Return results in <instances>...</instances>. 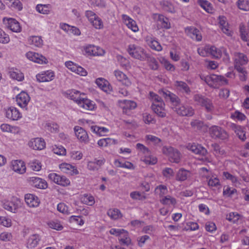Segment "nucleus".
<instances>
[{
    "mask_svg": "<svg viewBox=\"0 0 249 249\" xmlns=\"http://www.w3.org/2000/svg\"><path fill=\"white\" fill-rule=\"evenodd\" d=\"M67 94L68 97L74 101L80 107L94 109L95 107L94 102L83 97L85 95L83 93H80V91L73 89L68 91Z\"/></svg>",
    "mask_w": 249,
    "mask_h": 249,
    "instance_id": "1",
    "label": "nucleus"
},
{
    "mask_svg": "<svg viewBox=\"0 0 249 249\" xmlns=\"http://www.w3.org/2000/svg\"><path fill=\"white\" fill-rule=\"evenodd\" d=\"M234 67L237 71L243 74L241 79L245 80V75L247 73L245 69L242 66L248 64L249 59L247 56L241 53L235 52L233 54Z\"/></svg>",
    "mask_w": 249,
    "mask_h": 249,
    "instance_id": "2",
    "label": "nucleus"
},
{
    "mask_svg": "<svg viewBox=\"0 0 249 249\" xmlns=\"http://www.w3.org/2000/svg\"><path fill=\"white\" fill-rule=\"evenodd\" d=\"M200 78L204 80L210 87L216 88L219 86L226 84L227 80L221 75L210 74L207 76L201 75Z\"/></svg>",
    "mask_w": 249,
    "mask_h": 249,
    "instance_id": "3",
    "label": "nucleus"
},
{
    "mask_svg": "<svg viewBox=\"0 0 249 249\" xmlns=\"http://www.w3.org/2000/svg\"><path fill=\"white\" fill-rule=\"evenodd\" d=\"M127 50L129 54L135 59L144 61L148 57V54L144 49L135 44H129Z\"/></svg>",
    "mask_w": 249,
    "mask_h": 249,
    "instance_id": "4",
    "label": "nucleus"
},
{
    "mask_svg": "<svg viewBox=\"0 0 249 249\" xmlns=\"http://www.w3.org/2000/svg\"><path fill=\"white\" fill-rule=\"evenodd\" d=\"M86 17L92 25L97 29H101L104 27L102 19L92 11L87 10L85 13Z\"/></svg>",
    "mask_w": 249,
    "mask_h": 249,
    "instance_id": "5",
    "label": "nucleus"
},
{
    "mask_svg": "<svg viewBox=\"0 0 249 249\" xmlns=\"http://www.w3.org/2000/svg\"><path fill=\"white\" fill-rule=\"evenodd\" d=\"M162 152L168 156L171 162L178 163L180 160V153L179 151L172 147L164 146Z\"/></svg>",
    "mask_w": 249,
    "mask_h": 249,
    "instance_id": "6",
    "label": "nucleus"
},
{
    "mask_svg": "<svg viewBox=\"0 0 249 249\" xmlns=\"http://www.w3.org/2000/svg\"><path fill=\"white\" fill-rule=\"evenodd\" d=\"M209 134L213 139H220L225 140L228 138L227 132L221 127L217 125H213L209 128Z\"/></svg>",
    "mask_w": 249,
    "mask_h": 249,
    "instance_id": "7",
    "label": "nucleus"
},
{
    "mask_svg": "<svg viewBox=\"0 0 249 249\" xmlns=\"http://www.w3.org/2000/svg\"><path fill=\"white\" fill-rule=\"evenodd\" d=\"M83 50L86 54L89 56H103L105 53L101 47L91 44L84 46Z\"/></svg>",
    "mask_w": 249,
    "mask_h": 249,
    "instance_id": "8",
    "label": "nucleus"
},
{
    "mask_svg": "<svg viewBox=\"0 0 249 249\" xmlns=\"http://www.w3.org/2000/svg\"><path fill=\"white\" fill-rule=\"evenodd\" d=\"M28 59L39 64H46L48 62V59L43 55L34 52H28L26 53Z\"/></svg>",
    "mask_w": 249,
    "mask_h": 249,
    "instance_id": "9",
    "label": "nucleus"
},
{
    "mask_svg": "<svg viewBox=\"0 0 249 249\" xmlns=\"http://www.w3.org/2000/svg\"><path fill=\"white\" fill-rule=\"evenodd\" d=\"M55 76V73L52 70L41 71L36 75V80L39 82H48L53 80Z\"/></svg>",
    "mask_w": 249,
    "mask_h": 249,
    "instance_id": "10",
    "label": "nucleus"
},
{
    "mask_svg": "<svg viewBox=\"0 0 249 249\" xmlns=\"http://www.w3.org/2000/svg\"><path fill=\"white\" fill-rule=\"evenodd\" d=\"M3 21L6 27L12 32L15 33L21 32V27L19 23L16 19L12 18H4Z\"/></svg>",
    "mask_w": 249,
    "mask_h": 249,
    "instance_id": "11",
    "label": "nucleus"
},
{
    "mask_svg": "<svg viewBox=\"0 0 249 249\" xmlns=\"http://www.w3.org/2000/svg\"><path fill=\"white\" fill-rule=\"evenodd\" d=\"M122 19L123 23L127 26V27L133 32H138L139 30L138 26L136 22L131 18L127 15L123 14Z\"/></svg>",
    "mask_w": 249,
    "mask_h": 249,
    "instance_id": "12",
    "label": "nucleus"
},
{
    "mask_svg": "<svg viewBox=\"0 0 249 249\" xmlns=\"http://www.w3.org/2000/svg\"><path fill=\"white\" fill-rule=\"evenodd\" d=\"M150 99L152 102V109H160L164 108V103L162 99L157 94L153 92H149Z\"/></svg>",
    "mask_w": 249,
    "mask_h": 249,
    "instance_id": "13",
    "label": "nucleus"
},
{
    "mask_svg": "<svg viewBox=\"0 0 249 249\" xmlns=\"http://www.w3.org/2000/svg\"><path fill=\"white\" fill-rule=\"evenodd\" d=\"M29 183L37 188L45 189L47 188V182L43 179L37 177H32L28 178Z\"/></svg>",
    "mask_w": 249,
    "mask_h": 249,
    "instance_id": "14",
    "label": "nucleus"
},
{
    "mask_svg": "<svg viewBox=\"0 0 249 249\" xmlns=\"http://www.w3.org/2000/svg\"><path fill=\"white\" fill-rule=\"evenodd\" d=\"M28 146L33 149L40 150L45 147L46 143L41 138H36L31 139L28 143Z\"/></svg>",
    "mask_w": 249,
    "mask_h": 249,
    "instance_id": "15",
    "label": "nucleus"
},
{
    "mask_svg": "<svg viewBox=\"0 0 249 249\" xmlns=\"http://www.w3.org/2000/svg\"><path fill=\"white\" fill-rule=\"evenodd\" d=\"M75 136L78 140L85 143H87L89 141V136L87 132L81 127L76 126L74 128Z\"/></svg>",
    "mask_w": 249,
    "mask_h": 249,
    "instance_id": "16",
    "label": "nucleus"
},
{
    "mask_svg": "<svg viewBox=\"0 0 249 249\" xmlns=\"http://www.w3.org/2000/svg\"><path fill=\"white\" fill-rule=\"evenodd\" d=\"M19 204V200L17 197H13L11 201H6L3 203V208L5 210L15 213Z\"/></svg>",
    "mask_w": 249,
    "mask_h": 249,
    "instance_id": "17",
    "label": "nucleus"
},
{
    "mask_svg": "<svg viewBox=\"0 0 249 249\" xmlns=\"http://www.w3.org/2000/svg\"><path fill=\"white\" fill-rule=\"evenodd\" d=\"M41 236L37 234H33L29 236L26 241V246L28 249H34L37 247L41 241Z\"/></svg>",
    "mask_w": 249,
    "mask_h": 249,
    "instance_id": "18",
    "label": "nucleus"
},
{
    "mask_svg": "<svg viewBox=\"0 0 249 249\" xmlns=\"http://www.w3.org/2000/svg\"><path fill=\"white\" fill-rule=\"evenodd\" d=\"M219 24L223 33L228 36H231L232 32L229 27L227 18L223 16L218 17Z\"/></svg>",
    "mask_w": 249,
    "mask_h": 249,
    "instance_id": "19",
    "label": "nucleus"
},
{
    "mask_svg": "<svg viewBox=\"0 0 249 249\" xmlns=\"http://www.w3.org/2000/svg\"><path fill=\"white\" fill-rule=\"evenodd\" d=\"M211 55L215 58H220L224 55L225 58L229 59V54L224 47L217 48L215 46H211Z\"/></svg>",
    "mask_w": 249,
    "mask_h": 249,
    "instance_id": "20",
    "label": "nucleus"
},
{
    "mask_svg": "<svg viewBox=\"0 0 249 249\" xmlns=\"http://www.w3.org/2000/svg\"><path fill=\"white\" fill-rule=\"evenodd\" d=\"M13 170L19 174H23L26 172V168L25 163L21 160H14L11 161Z\"/></svg>",
    "mask_w": 249,
    "mask_h": 249,
    "instance_id": "21",
    "label": "nucleus"
},
{
    "mask_svg": "<svg viewBox=\"0 0 249 249\" xmlns=\"http://www.w3.org/2000/svg\"><path fill=\"white\" fill-rule=\"evenodd\" d=\"M59 168L64 173L70 175H76L79 174L77 168L69 163H62L60 164L59 165Z\"/></svg>",
    "mask_w": 249,
    "mask_h": 249,
    "instance_id": "22",
    "label": "nucleus"
},
{
    "mask_svg": "<svg viewBox=\"0 0 249 249\" xmlns=\"http://www.w3.org/2000/svg\"><path fill=\"white\" fill-rule=\"evenodd\" d=\"M29 100V96L26 92L23 91L21 92L16 97L17 104L21 108L26 107Z\"/></svg>",
    "mask_w": 249,
    "mask_h": 249,
    "instance_id": "23",
    "label": "nucleus"
},
{
    "mask_svg": "<svg viewBox=\"0 0 249 249\" xmlns=\"http://www.w3.org/2000/svg\"><path fill=\"white\" fill-rule=\"evenodd\" d=\"M185 32L193 39L197 41H200L202 39V36L200 31L195 27H189L186 28Z\"/></svg>",
    "mask_w": 249,
    "mask_h": 249,
    "instance_id": "24",
    "label": "nucleus"
},
{
    "mask_svg": "<svg viewBox=\"0 0 249 249\" xmlns=\"http://www.w3.org/2000/svg\"><path fill=\"white\" fill-rule=\"evenodd\" d=\"M229 126L231 130L234 131L239 139L242 141L246 140V133L241 126L237 125L234 123H230L229 124Z\"/></svg>",
    "mask_w": 249,
    "mask_h": 249,
    "instance_id": "25",
    "label": "nucleus"
},
{
    "mask_svg": "<svg viewBox=\"0 0 249 249\" xmlns=\"http://www.w3.org/2000/svg\"><path fill=\"white\" fill-rule=\"evenodd\" d=\"M187 148L189 150L196 154L205 156L207 154V150L206 148L199 144H189L187 146Z\"/></svg>",
    "mask_w": 249,
    "mask_h": 249,
    "instance_id": "26",
    "label": "nucleus"
},
{
    "mask_svg": "<svg viewBox=\"0 0 249 249\" xmlns=\"http://www.w3.org/2000/svg\"><path fill=\"white\" fill-rule=\"evenodd\" d=\"M114 74L116 79L122 84L126 86H129L131 84V82L128 77L122 71L119 70H115L114 71Z\"/></svg>",
    "mask_w": 249,
    "mask_h": 249,
    "instance_id": "27",
    "label": "nucleus"
},
{
    "mask_svg": "<svg viewBox=\"0 0 249 249\" xmlns=\"http://www.w3.org/2000/svg\"><path fill=\"white\" fill-rule=\"evenodd\" d=\"M166 99H169L175 106H178L180 104L179 98L175 94L168 90H161L160 91Z\"/></svg>",
    "mask_w": 249,
    "mask_h": 249,
    "instance_id": "28",
    "label": "nucleus"
},
{
    "mask_svg": "<svg viewBox=\"0 0 249 249\" xmlns=\"http://www.w3.org/2000/svg\"><path fill=\"white\" fill-rule=\"evenodd\" d=\"M8 73L11 78L18 81H22L24 79V74L19 70L11 68L9 70Z\"/></svg>",
    "mask_w": 249,
    "mask_h": 249,
    "instance_id": "29",
    "label": "nucleus"
},
{
    "mask_svg": "<svg viewBox=\"0 0 249 249\" xmlns=\"http://www.w3.org/2000/svg\"><path fill=\"white\" fill-rule=\"evenodd\" d=\"M25 201L30 207H36L39 205L38 199L37 196L31 194L25 196Z\"/></svg>",
    "mask_w": 249,
    "mask_h": 249,
    "instance_id": "30",
    "label": "nucleus"
},
{
    "mask_svg": "<svg viewBox=\"0 0 249 249\" xmlns=\"http://www.w3.org/2000/svg\"><path fill=\"white\" fill-rule=\"evenodd\" d=\"M95 83L98 87L105 92H108L111 90L109 82L103 78H97Z\"/></svg>",
    "mask_w": 249,
    "mask_h": 249,
    "instance_id": "31",
    "label": "nucleus"
},
{
    "mask_svg": "<svg viewBox=\"0 0 249 249\" xmlns=\"http://www.w3.org/2000/svg\"><path fill=\"white\" fill-rule=\"evenodd\" d=\"M223 176L225 179L230 180L232 184L236 187H239L241 184L240 180L236 176L228 172H223Z\"/></svg>",
    "mask_w": 249,
    "mask_h": 249,
    "instance_id": "32",
    "label": "nucleus"
},
{
    "mask_svg": "<svg viewBox=\"0 0 249 249\" xmlns=\"http://www.w3.org/2000/svg\"><path fill=\"white\" fill-rule=\"evenodd\" d=\"M193 128L196 131L204 132L207 130V126L203 122L199 120H194L191 123Z\"/></svg>",
    "mask_w": 249,
    "mask_h": 249,
    "instance_id": "33",
    "label": "nucleus"
},
{
    "mask_svg": "<svg viewBox=\"0 0 249 249\" xmlns=\"http://www.w3.org/2000/svg\"><path fill=\"white\" fill-rule=\"evenodd\" d=\"M118 103L119 107L122 109H134L137 107L136 103L131 100H120Z\"/></svg>",
    "mask_w": 249,
    "mask_h": 249,
    "instance_id": "34",
    "label": "nucleus"
},
{
    "mask_svg": "<svg viewBox=\"0 0 249 249\" xmlns=\"http://www.w3.org/2000/svg\"><path fill=\"white\" fill-rule=\"evenodd\" d=\"M146 42L149 46L153 50L158 52L161 51L162 48L160 43L152 37H147Z\"/></svg>",
    "mask_w": 249,
    "mask_h": 249,
    "instance_id": "35",
    "label": "nucleus"
},
{
    "mask_svg": "<svg viewBox=\"0 0 249 249\" xmlns=\"http://www.w3.org/2000/svg\"><path fill=\"white\" fill-rule=\"evenodd\" d=\"M105 162L104 159H95L93 161H90L88 163V168L90 170H97Z\"/></svg>",
    "mask_w": 249,
    "mask_h": 249,
    "instance_id": "36",
    "label": "nucleus"
},
{
    "mask_svg": "<svg viewBox=\"0 0 249 249\" xmlns=\"http://www.w3.org/2000/svg\"><path fill=\"white\" fill-rule=\"evenodd\" d=\"M175 86L179 91L184 92L186 94H189L191 90L187 84L181 81H176L175 82Z\"/></svg>",
    "mask_w": 249,
    "mask_h": 249,
    "instance_id": "37",
    "label": "nucleus"
},
{
    "mask_svg": "<svg viewBox=\"0 0 249 249\" xmlns=\"http://www.w3.org/2000/svg\"><path fill=\"white\" fill-rule=\"evenodd\" d=\"M6 116L12 120H18L21 118V114L18 110H6Z\"/></svg>",
    "mask_w": 249,
    "mask_h": 249,
    "instance_id": "38",
    "label": "nucleus"
},
{
    "mask_svg": "<svg viewBox=\"0 0 249 249\" xmlns=\"http://www.w3.org/2000/svg\"><path fill=\"white\" fill-rule=\"evenodd\" d=\"M155 18H157V20L159 24H160L162 28L169 29L170 27V24L169 22L168 19L162 15H156Z\"/></svg>",
    "mask_w": 249,
    "mask_h": 249,
    "instance_id": "39",
    "label": "nucleus"
},
{
    "mask_svg": "<svg viewBox=\"0 0 249 249\" xmlns=\"http://www.w3.org/2000/svg\"><path fill=\"white\" fill-rule=\"evenodd\" d=\"M160 5L165 11L170 13L175 12V9L174 4L169 1L162 0L160 1Z\"/></svg>",
    "mask_w": 249,
    "mask_h": 249,
    "instance_id": "40",
    "label": "nucleus"
},
{
    "mask_svg": "<svg viewBox=\"0 0 249 249\" xmlns=\"http://www.w3.org/2000/svg\"><path fill=\"white\" fill-rule=\"evenodd\" d=\"M36 9L40 14H49L52 10V6L50 4H39L36 6Z\"/></svg>",
    "mask_w": 249,
    "mask_h": 249,
    "instance_id": "41",
    "label": "nucleus"
},
{
    "mask_svg": "<svg viewBox=\"0 0 249 249\" xmlns=\"http://www.w3.org/2000/svg\"><path fill=\"white\" fill-rule=\"evenodd\" d=\"M117 141L110 138H103L98 141L97 144L100 147H107L111 144H116Z\"/></svg>",
    "mask_w": 249,
    "mask_h": 249,
    "instance_id": "42",
    "label": "nucleus"
},
{
    "mask_svg": "<svg viewBox=\"0 0 249 249\" xmlns=\"http://www.w3.org/2000/svg\"><path fill=\"white\" fill-rule=\"evenodd\" d=\"M29 44L36 47H41L43 45V40L38 36H31L28 39Z\"/></svg>",
    "mask_w": 249,
    "mask_h": 249,
    "instance_id": "43",
    "label": "nucleus"
},
{
    "mask_svg": "<svg viewBox=\"0 0 249 249\" xmlns=\"http://www.w3.org/2000/svg\"><path fill=\"white\" fill-rule=\"evenodd\" d=\"M197 3L207 12L212 13L213 8L212 4L206 0H197Z\"/></svg>",
    "mask_w": 249,
    "mask_h": 249,
    "instance_id": "44",
    "label": "nucleus"
},
{
    "mask_svg": "<svg viewBox=\"0 0 249 249\" xmlns=\"http://www.w3.org/2000/svg\"><path fill=\"white\" fill-rule=\"evenodd\" d=\"M90 129L93 133L99 136H103L109 132L108 128L97 125H92L90 126Z\"/></svg>",
    "mask_w": 249,
    "mask_h": 249,
    "instance_id": "45",
    "label": "nucleus"
},
{
    "mask_svg": "<svg viewBox=\"0 0 249 249\" xmlns=\"http://www.w3.org/2000/svg\"><path fill=\"white\" fill-rule=\"evenodd\" d=\"M160 202L163 205L168 206H175L177 203L176 199L170 196H165L160 199Z\"/></svg>",
    "mask_w": 249,
    "mask_h": 249,
    "instance_id": "46",
    "label": "nucleus"
},
{
    "mask_svg": "<svg viewBox=\"0 0 249 249\" xmlns=\"http://www.w3.org/2000/svg\"><path fill=\"white\" fill-rule=\"evenodd\" d=\"M190 172L186 170L180 169L177 175V179L179 181H184L190 176Z\"/></svg>",
    "mask_w": 249,
    "mask_h": 249,
    "instance_id": "47",
    "label": "nucleus"
},
{
    "mask_svg": "<svg viewBox=\"0 0 249 249\" xmlns=\"http://www.w3.org/2000/svg\"><path fill=\"white\" fill-rule=\"evenodd\" d=\"M114 164L117 167H122L128 169H133V165L129 161L123 162L119 160H115Z\"/></svg>",
    "mask_w": 249,
    "mask_h": 249,
    "instance_id": "48",
    "label": "nucleus"
},
{
    "mask_svg": "<svg viewBox=\"0 0 249 249\" xmlns=\"http://www.w3.org/2000/svg\"><path fill=\"white\" fill-rule=\"evenodd\" d=\"M81 201L83 203L89 206H92L95 200L93 196L89 194H84L81 197Z\"/></svg>",
    "mask_w": 249,
    "mask_h": 249,
    "instance_id": "49",
    "label": "nucleus"
},
{
    "mask_svg": "<svg viewBox=\"0 0 249 249\" xmlns=\"http://www.w3.org/2000/svg\"><path fill=\"white\" fill-rule=\"evenodd\" d=\"M198 53L201 56L206 57L211 55V46L205 45L197 49Z\"/></svg>",
    "mask_w": 249,
    "mask_h": 249,
    "instance_id": "50",
    "label": "nucleus"
},
{
    "mask_svg": "<svg viewBox=\"0 0 249 249\" xmlns=\"http://www.w3.org/2000/svg\"><path fill=\"white\" fill-rule=\"evenodd\" d=\"M107 215L112 219L116 220L122 217L120 211L117 209H110L107 212Z\"/></svg>",
    "mask_w": 249,
    "mask_h": 249,
    "instance_id": "51",
    "label": "nucleus"
},
{
    "mask_svg": "<svg viewBox=\"0 0 249 249\" xmlns=\"http://www.w3.org/2000/svg\"><path fill=\"white\" fill-rule=\"evenodd\" d=\"M241 215L237 212H231L226 215V219L233 223H237Z\"/></svg>",
    "mask_w": 249,
    "mask_h": 249,
    "instance_id": "52",
    "label": "nucleus"
},
{
    "mask_svg": "<svg viewBox=\"0 0 249 249\" xmlns=\"http://www.w3.org/2000/svg\"><path fill=\"white\" fill-rule=\"evenodd\" d=\"M208 184L211 187H218L221 186L219 179L215 176H212L207 178Z\"/></svg>",
    "mask_w": 249,
    "mask_h": 249,
    "instance_id": "53",
    "label": "nucleus"
},
{
    "mask_svg": "<svg viewBox=\"0 0 249 249\" xmlns=\"http://www.w3.org/2000/svg\"><path fill=\"white\" fill-rule=\"evenodd\" d=\"M155 192L160 197L162 198L168 193L167 187L164 185H160L155 188Z\"/></svg>",
    "mask_w": 249,
    "mask_h": 249,
    "instance_id": "54",
    "label": "nucleus"
},
{
    "mask_svg": "<svg viewBox=\"0 0 249 249\" xmlns=\"http://www.w3.org/2000/svg\"><path fill=\"white\" fill-rule=\"evenodd\" d=\"M236 4L240 10L244 11H249V0H238Z\"/></svg>",
    "mask_w": 249,
    "mask_h": 249,
    "instance_id": "55",
    "label": "nucleus"
},
{
    "mask_svg": "<svg viewBox=\"0 0 249 249\" xmlns=\"http://www.w3.org/2000/svg\"><path fill=\"white\" fill-rule=\"evenodd\" d=\"M49 227L57 231H61L63 226L60 221L57 220H54L49 221L48 223Z\"/></svg>",
    "mask_w": 249,
    "mask_h": 249,
    "instance_id": "56",
    "label": "nucleus"
},
{
    "mask_svg": "<svg viewBox=\"0 0 249 249\" xmlns=\"http://www.w3.org/2000/svg\"><path fill=\"white\" fill-rule=\"evenodd\" d=\"M88 1L89 4L92 7L104 8L106 6V3L103 0H88Z\"/></svg>",
    "mask_w": 249,
    "mask_h": 249,
    "instance_id": "57",
    "label": "nucleus"
},
{
    "mask_svg": "<svg viewBox=\"0 0 249 249\" xmlns=\"http://www.w3.org/2000/svg\"><path fill=\"white\" fill-rule=\"evenodd\" d=\"M119 240L120 242L124 245H128L131 243V240L129 237L128 233L125 231L123 233V234H121L119 236Z\"/></svg>",
    "mask_w": 249,
    "mask_h": 249,
    "instance_id": "58",
    "label": "nucleus"
},
{
    "mask_svg": "<svg viewBox=\"0 0 249 249\" xmlns=\"http://www.w3.org/2000/svg\"><path fill=\"white\" fill-rule=\"evenodd\" d=\"M160 63L163 65L164 67L167 71H173L175 70V67L168 60L164 58H161L160 60Z\"/></svg>",
    "mask_w": 249,
    "mask_h": 249,
    "instance_id": "59",
    "label": "nucleus"
},
{
    "mask_svg": "<svg viewBox=\"0 0 249 249\" xmlns=\"http://www.w3.org/2000/svg\"><path fill=\"white\" fill-rule=\"evenodd\" d=\"M145 60L147 61L151 69L156 70L158 69L159 65L158 62L154 57L150 56L148 54V57L146 58Z\"/></svg>",
    "mask_w": 249,
    "mask_h": 249,
    "instance_id": "60",
    "label": "nucleus"
},
{
    "mask_svg": "<svg viewBox=\"0 0 249 249\" xmlns=\"http://www.w3.org/2000/svg\"><path fill=\"white\" fill-rule=\"evenodd\" d=\"M53 151L54 154L60 156L65 155L66 153V149L61 145H54L53 148Z\"/></svg>",
    "mask_w": 249,
    "mask_h": 249,
    "instance_id": "61",
    "label": "nucleus"
},
{
    "mask_svg": "<svg viewBox=\"0 0 249 249\" xmlns=\"http://www.w3.org/2000/svg\"><path fill=\"white\" fill-rule=\"evenodd\" d=\"M162 175L166 179H171L174 177V172L173 170L171 168L166 167L162 170Z\"/></svg>",
    "mask_w": 249,
    "mask_h": 249,
    "instance_id": "62",
    "label": "nucleus"
},
{
    "mask_svg": "<svg viewBox=\"0 0 249 249\" xmlns=\"http://www.w3.org/2000/svg\"><path fill=\"white\" fill-rule=\"evenodd\" d=\"M45 127L46 130L51 132H56L58 131L59 127L55 123L48 122L46 124Z\"/></svg>",
    "mask_w": 249,
    "mask_h": 249,
    "instance_id": "63",
    "label": "nucleus"
},
{
    "mask_svg": "<svg viewBox=\"0 0 249 249\" xmlns=\"http://www.w3.org/2000/svg\"><path fill=\"white\" fill-rule=\"evenodd\" d=\"M10 6L11 8L18 11H21L23 8L22 4L19 0H13Z\"/></svg>",
    "mask_w": 249,
    "mask_h": 249,
    "instance_id": "64",
    "label": "nucleus"
}]
</instances>
